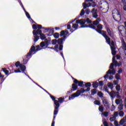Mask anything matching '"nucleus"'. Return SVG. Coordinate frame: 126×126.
Instances as JSON below:
<instances>
[{
    "mask_svg": "<svg viewBox=\"0 0 126 126\" xmlns=\"http://www.w3.org/2000/svg\"><path fill=\"white\" fill-rule=\"evenodd\" d=\"M115 59L116 58L115 57H113L112 63L110 64L109 67L110 69H109L107 72V74L115 75L116 70L114 68V64L115 65V66H121V65H122V63L120 62L118 63V62L116 61Z\"/></svg>",
    "mask_w": 126,
    "mask_h": 126,
    "instance_id": "1",
    "label": "nucleus"
},
{
    "mask_svg": "<svg viewBox=\"0 0 126 126\" xmlns=\"http://www.w3.org/2000/svg\"><path fill=\"white\" fill-rule=\"evenodd\" d=\"M85 91H90V88H88L87 90H84V89H81L78 90L75 93L71 94L69 96V100H73L75 97H78L80 94L84 93Z\"/></svg>",
    "mask_w": 126,
    "mask_h": 126,
    "instance_id": "2",
    "label": "nucleus"
},
{
    "mask_svg": "<svg viewBox=\"0 0 126 126\" xmlns=\"http://www.w3.org/2000/svg\"><path fill=\"white\" fill-rule=\"evenodd\" d=\"M50 97L53 101H54V116H57L58 113H59V108H60V103L59 101L56 100V97L52 95H50Z\"/></svg>",
    "mask_w": 126,
    "mask_h": 126,
    "instance_id": "3",
    "label": "nucleus"
},
{
    "mask_svg": "<svg viewBox=\"0 0 126 126\" xmlns=\"http://www.w3.org/2000/svg\"><path fill=\"white\" fill-rule=\"evenodd\" d=\"M40 50H41V47L39 45L36 46V47H35L34 46H32L29 52L28 53L27 57H31V56H32V55H34L36 52L40 51Z\"/></svg>",
    "mask_w": 126,
    "mask_h": 126,
    "instance_id": "4",
    "label": "nucleus"
},
{
    "mask_svg": "<svg viewBox=\"0 0 126 126\" xmlns=\"http://www.w3.org/2000/svg\"><path fill=\"white\" fill-rule=\"evenodd\" d=\"M113 17L115 21H120L122 20V17L120 14V12L117 9H114L112 12Z\"/></svg>",
    "mask_w": 126,
    "mask_h": 126,
    "instance_id": "5",
    "label": "nucleus"
},
{
    "mask_svg": "<svg viewBox=\"0 0 126 126\" xmlns=\"http://www.w3.org/2000/svg\"><path fill=\"white\" fill-rule=\"evenodd\" d=\"M101 21V19L100 18H97L96 20L93 22V25H91L89 26H83L81 27L85 28V27H90V28H92L93 29H95L96 28L94 25H98L99 24V22Z\"/></svg>",
    "mask_w": 126,
    "mask_h": 126,
    "instance_id": "6",
    "label": "nucleus"
},
{
    "mask_svg": "<svg viewBox=\"0 0 126 126\" xmlns=\"http://www.w3.org/2000/svg\"><path fill=\"white\" fill-rule=\"evenodd\" d=\"M110 96L111 97V98H112V99H114V98H115V97H117V98H121V96L120 95V93H119V92H115L113 91H112L110 92Z\"/></svg>",
    "mask_w": 126,
    "mask_h": 126,
    "instance_id": "7",
    "label": "nucleus"
},
{
    "mask_svg": "<svg viewBox=\"0 0 126 126\" xmlns=\"http://www.w3.org/2000/svg\"><path fill=\"white\" fill-rule=\"evenodd\" d=\"M102 103L106 110L110 109V104H109V102H108L106 99H103L102 100Z\"/></svg>",
    "mask_w": 126,
    "mask_h": 126,
    "instance_id": "8",
    "label": "nucleus"
},
{
    "mask_svg": "<svg viewBox=\"0 0 126 126\" xmlns=\"http://www.w3.org/2000/svg\"><path fill=\"white\" fill-rule=\"evenodd\" d=\"M48 46L49 42L48 41L42 42L41 43H40V47H41V48H43V49L48 48Z\"/></svg>",
    "mask_w": 126,
    "mask_h": 126,
    "instance_id": "9",
    "label": "nucleus"
},
{
    "mask_svg": "<svg viewBox=\"0 0 126 126\" xmlns=\"http://www.w3.org/2000/svg\"><path fill=\"white\" fill-rule=\"evenodd\" d=\"M121 40V43L122 44V49H123L124 52L126 53V42L125 41V39L122 38Z\"/></svg>",
    "mask_w": 126,
    "mask_h": 126,
    "instance_id": "10",
    "label": "nucleus"
},
{
    "mask_svg": "<svg viewBox=\"0 0 126 126\" xmlns=\"http://www.w3.org/2000/svg\"><path fill=\"white\" fill-rule=\"evenodd\" d=\"M92 13L93 14V16L94 18H97L98 17V15L97 14V9L93 8L91 11Z\"/></svg>",
    "mask_w": 126,
    "mask_h": 126,
    "instance_id": "11",
    "label": "nucleus"
},
{
    "mask_svg": "<svg viewBox=\"0 0 126 126\" xmlns=\"http://www.w3.org/2000/svg\"><path fill=\"white\" fill-rule=\"evenodd\" d=\"M96 31L97 32H98V33L102 35V36H103L104 38H106L108 36L107 35V32L104 31L96 30Z\"/></svg>",
    "mask_w": 126,
    "mask_h": 126,
    "instance_id": "12",
    "label": "nucleus"
},
{
    "mask_svg": "<svg viewBox=\"0 0 126 126\" xmlns=\"http://www.w3.org/2000/svg\"><path fill=\"white\" fill-rule=\"evenodd\" d=\"M65 39H66V36L64 35L63 36V37L61 38H59L58 40H57V42L59 45H62L63 44V41H64V40H65Z\"/></svg>",
    "mask_w": 126,
    "mask_h": 126,
    "instance_id": "13",
    "label": "nucleus"
},
{
    "mask_svg": "<svg viewBox=\"0 0 126 126\" xmlns=\"http://www.w3.org/2000/svg\"><path fill=\"white\" fill-rule=\"evenodd\" d=\"M85 22H86V21L84 19L78 20L76 21L77 24H80L81 25H84V24H85Z\"/></svg>",
    "mask_w": 126,
    "mask_h": 126,
    "instance_id": "14",
    "label": "nucleus"
},
{
    "mask_svg": "<svg viewBox=\"0 0 126 126\" xmlns=\"http://www.w3.org/2000/svg\"><path fill=\"white\" fill-rule=\"evenodd\" d=\"M106 31L107 32L108 35L109 36H110V37H112V35H113V34H114V32H113V29H110L109 28H107Z\"/></svg>",
    "mask_w": 126,
    "mask_h": 126,
    "instance_id": "15",
    "label": "nucleus"
},
{
    "mask_svg": "<svg viewBox=\"0 0 126 126\" xmlns=\"http://www.w3.org/2000/svg\"><path fill=\"white\" fill-rule=\"evenodd\" d=\"M32 34L34 35H40L41 34H42V31H41L40 30H37L36 31L34 30L32 32Z\"/></svg>",
    "mask_w": 126,
    "mask_h": 126,
    "instance_id": "16",
    "label": "nucleus"
},
{
    "mask_svg": "<svg viewBox=\"0 0 126 126\" xmlns=\"http://www.w3.org/2000/svg\"><path fill=\"white\" fill-rule=\"evenodd\" d=\"M63 35H65V36H68L69 34H68V31L67 30H64L62 31L61 32L60 36H63Z\"/></svg>",
    "mask_w": 126,
    "mask_h": 126,
    "instance_id": "17",
    "label": "nucleus"
},
{
    "mask_svg": "<svg viewBox=\"0 0 126 126\" xmlns=\"http://www.w3.org/2000/svg\"><path fill=\"white\" fill-rule=\"evenodd\" d=\"M74 83H75L76 84H78V86H82L83 85V82L82 81H78L77 80L75 79L74 81Z\"/></svg>",
    "mask_w": 126,
    "mask_h": 126,
    "instance_id": "18",
    "label": "nucleus"
},
{
    "mask_svg": "<svg viewBox=\"0 0 126 126\" xmlns=\"http://www.w3.org/2000/svg\"><path fill=\"white\" fill-rule=\"evenodd\" d=\"M115 103L117 105H121L123 104V100L121 99H117L115 100Z\"/></svg>",
    "mask_w": 126,
    "mask_h": 126,
    "instance_id": "19",
    "label": "nucleus"
},
{
    "mask_svg": "<svg viewBox=\"0 0 126 126\" xmlns=\"http://www.w3.org/2000/svg\"><path fill=\"white\" fill-rule=\"evenodd\" d=\"M125 123H126V116L121 120L120 125H123Z\"/></svg>",
    "mask_w": 126,
    "mask_h": 126,
    "instance_id": "20",
    "label": "nucleus"
},
{
    "mask_svg": "<svg viewBox=\"0 0 126 126\" xmlns=\"http://www.w3.org/2000/svg\"><path fill=\"white\" fill-rule=\"evenodd\" d=\"M125 26H123V25H121L119 26L118 27V30L119 31V32H122V31H124V30H125Z\"/></svg>",
    "mask_w": 126,
    "mask_h": 126,
    "instance_id": "21",
    "label": "nucleus"
},
{
    "mask_svg": "<svg viewBox=\"0 0 126 126\" xmlns=\"http://www.w3.org/2000/svg\"><path fill=\"white\" fill-rule=\"evenodd\" d=\"M83 8L84 9H86V8H87V7H89L90 6H91V3H88V4L85 3H83Z\"/></svg>",
    "mask_w": 126,
    "mask_h": 126,
    "instance_id": "22",
    "label": "nucleus"
},
{
    "mask_svg": "<svg viewBox=\"0 0 126 126\" xmlns=\"http://www.w3.org/2000/svg\"><path fill=\"white\" fill-rule=\"evenodd\" d=\"M106 41V43H107V44H108V45H110V43L111 42V38H110V37H109V36L107 35L106 37H104Z\"/></svg>",
    "mask_w": 126,
    "mask_h": 126,
    "instance_id": "23",
    "label": "nucleus"
},
{
    "mask_svg": "<svg viewBox=\"0 0 126 126\" xmlns=\"http://www.w3.org/2000/svg\"><path fill=\"white\" fill-rule=\"evenodd\" d=\"M2 70H3V72L6 74V75H9V71L6 69L5 68H2Z\"/></svg>",
    "mask_w": 126,
    "mask_h": 126,
    "instance_id": "24",
    "label": "nucleus"
},
{
    "mask_svg": "<svg viewBox=\"0 0 126 126\" xmlns=\"http://www.w3.org/2000/svg\"><path fill=\"white\" fill-rule=\"evenodd\" d=\"M101 116H103L104 117H105V118H107V117L109 116V112H108L107 111L102 112L101 113Z\"/></svg>",
    "mask_w": 126,
    "mask_h": 126,
    "instance_id": "25",
    "label": "nucleus"
},
{
    "mask_svg": "<svg viewBox=\"0 0 126 126\" xmlns=\"http://www.w3.org/2000/svg\"><path fill=\"white\" fill-rule=\"evenodd\" d=\"M20 69L23 72H24L25 71V70L26 69V67H25V65H22L20 66Z\"/></svg>",
    "mask_w": 126,
    "mask_h": 126,
    "instance_id": "26",
    "label": "nucleus"
},
{
    "mask_svg": "<svg viewBox=\"0 0 126 126\" xmlns=\"http://www.w3.org/2000/svg\"><path fill=\"white\" fill-rule=\"evenodd\" d=\"M72 88L73 89V91H75V90L78 88L77 85H76V84H73L72 85Z\"/></svg>",
    "mask_w": 126,
    "mask_h": 126,
    "instance_id": "27",
    "label": "nucleus"
},
{
    "mask_svg": "<svg viewBox=\"0 0 126 126\" xmlns=\"http://www.w3.org/2000/svg\"><path fill=\"white\" fill-rule=\"evenodd\" d=\"M112 51V54L113 56H115L117 54V52H116V48H111Z\"/></svg>",
    "mask_w": 126,
    "mask_h": 126,
    "instance_id": "28",
    "label": "nucleus"
},
{
    "mask_svg": "<svg viewBox=\"0 0 126 126\" xmlns=\"http://www.w3.org/2000/svg\"><path fill=\"white\" fill-rule=\"evenodd\" d=\"M109 46H110L111 49H112L113 48H116L115 47V43L113 41H111V43L110 42Z\"/></svg>",
    "mask_w": 126,
    "mask_h": 126,
    "instance_id": "29",
    "label": "nucleus"
},
{
    "mask_svg": "<svg viewBox=\"0 0 126 126\" xmlns=\"http://www.w3.org/2000/svg\"><path fill=\"white\" fill-rule=\"evenodd\" d=\"M108 86L109 88L111 89V90H113V88H114V84H112L111 83H109L108 84Z\"/></svg>",
    "mask_w": 126,
    "mask_h": 126,
    "instance_id": "30",
    "label": "nucleus"
},
{
    "mask_svg": "<svg viewBox=\"0 0 126 126\" xmlns=\"http://www.w3.org/2000/svg\"><path fill=\"white\" fill-rule=\"evenodd\" d=\"M119 115L120 117H124V116L125 115V113L124 112V111L120 110L119 112Z\"/></svg>",
    "mask_w": 126,
    "mask_h": 126,
    "instance_id": "31",
    "label": "nucleus"
},
{
    "mask_svg": "<svg viewBox=\"0 0 126 126\" xmlns=\"http://www.w3.org/2000/svg\"><path fill=\"white\" fill-rule=\"evenodd\" d=\"M104 91H105V92H107V93H108V94L110 95V94H111V93H110V92H109V91L108 90V87L107 86H104V88H103Z\"/></svg>",
    "mask_w": 126,
    "mask_h": 126,
    "instance_id": "32",
    "label": "nucleus"
},
{
    "mask_svg": "<svg viewBox=\"0 0 126 126\" xmlns=\"http://www.w3.org/2000/svg\"><path fill=\"white\" fill-rule=\"evenodd\" d=\"M97 30H102L103 29V26L101 24H98L97 26Z\"/></svg>",
    "mask_w": 126,
    "mask_h": 126,
    "instance_id": "33",
    "label": "nucleus"
},
{
    "mask_svg": "<svg viewBox=\"0 0 126 126\" xmlns=\"http://www.w3.org/2000/svg\"><path fill=\"white\" fill-rule=\"evenodd\" d=\"M40 39H41V40H45V39H46V36H45V34H44L43 33H41L40 34Z\"/></svg>",
    "mask_w": 126,
    "mask_h": 126,
    "instance_id": "34",
    "label": "nucleus"
},
{
    "mask_svg": "<svg viewBox=\"0 0 126 126\" xmlns=\"http://www.w3.org/2000/svg\"><path fill=\"white\" fill-rule=\"evenodd\" d=\"M98 86H99V84L97 82H94L93 84V86L94 88H97V87H98Z\"/></svg>",
    "mask_w": 126,
    "mask_h": 126,
    "instance_id": "35",
    "label": "nucleus"
},
{
    "mask_svg": "<svg viewBox=\"0 0 126 126\" xmlns=\"http://www.w3.org/2000/svg\"><path fill=\"white\" fill-rule=\"evenodd\" d=\"M26 15L27 17H28L29 19H30V20H32V21H33V20H32V19L31 18V17L30 16L29 12H26Z\"/></svg>",
    "mask_w": 126,
    "mask_h": 126,
    "instance_id": "36",
    "label": "nucleus"
},
{
    "mask_svg": "<svg viewBox=\"0 0 126 126\" xmlns=\"http://www.w3.org/2000/svg\"><path fill=\"white\" fill-rule=\"evenodd\" d=\"M98 110L99 111V112H101V113H103V111H104V107H103V106H100L98 107Z\"/></svg>",
    "mask_w": 126,
    "mask_h": 126,
    "instance_id": "37",
    "label": "nucleus"
},
{
    "mask_svg": "<svg viewBox=\"0 0 126 126\" xmlns=\"http://www.w3.org/2000/svg\"><path fill=\"white\" fill-rule=\"evenodd\" d=\"M94 105H97L98 106H100L101 102L99 100H95L94 102Z\"/></svg>",
    "mask_w": 126,
    "mask_h": 126,
    "instance_id": "38",
    "label": "nucleus"
},
{
    "mask_svg": "<svg viewBox=\"0 0 126 126\" xmlns=\"http://www.w3.org/2000/svg\"><path fill=\"white\" fill-rule=\"evenodd\" d=\"M58 102L59 103H63L64 101V98L62 97H60L58 98Z\"/></svg>",
    "mask_w": 126,
    "mask_h": 126,
    "instance_id": "39",
    "label": "nucleus"
},
{
    "mask_svg": "<svg viewBox=\"0 0 126 126\" xmlns=\"http://www.w3.org/2000/svg\"><path fill=\"white\" fill-rule=\"evenodd\" d=\"M118 109L120 111H122V110L124 109V105L123 104H120L118 106Z\"/></svg>",
    "mask_w": 126,
    "mask_h": 126,
    "instance_id": "40",
    "label": "nucleus"
},
{
    "mask_svg": "<svg viewBox=\"0 0 126 126\" xmlns=\"http://www.w3.org/2000/svg\"><path fill=\"white\" fill-rule=\"evenodd\" d=\"M92 95H95L97 93V91L96 89H93L91 91Z\"/></svg>",
    "mask_w": 126,
    "mask_h": 126,
    "instance_id": "41",
    "label": "nucleus"
},
{
    "mask_svg": "<svg viewBox=\"0 0 126 126\" xmlns=\"http://www.w3.org/2000/svg\"><path fill=\"white\" fill-rule=\"evenodd\" d=\"M53 36L54 38H55L56 39H58V38L60 37V34L58 33H55L53 34Z\"/></svg>",
    "mask_w": 126,
    "mask_h": 126,
    "instance_id": "42",
    "label": "nucleus"
},
{
    "mask_svg": "<svg viewBox=\"0 0 126 126\" xmlns=\"http://www.w3.org/2000/svg\"><path fill=\"white\" fill-rule=\"evenodd\" d=\"M72 27V28H74V29H77V28H78V25L77 24H73Z\"/></svg>",
    "mask_w": 126,
    "mask_h": 126,
    "instance_id": "43",
    "label": "nucleus"
},
{
    "mask_svg": "<svg viewBox=\"0 0 126 126\" xmlns=\"http://www.w3.org/2000/svg\"><path fill=\"white\" fill-rule=\"evenodd\" d=\"M115 78H116V79L119 80L121 79V76H120V75L119 74H116L115 75Z\"/></svg>",
    "mask_w": 126,
    "mask_h": 126,
    "instance_id": "44",
    "label": "nucleus"
},
{
    "mask_svg": "<svg viewBox=\"0 0 126 126\" xmlns=\"http://www.w3.org/2000/svg\"><path fill=\"white\" fill-rule=\"evenodd\" d=\"M84 13H85V11H84V9H82L80 13V15L81 16H83V15H84Z\"/></svg>",
    "mask_w": 126,
    "mask_h": 126,
    "instance_id": "45",
    "label": "nucleus"
},
{
    "mask_svg": "<svg viewBox=\"0 0 126 126\" xmlns=\"http://www.w3.org/2000/svg\"><path fill=\"white\" fill-rule=\"evenodd\" d=\"M34 42H37V41H38V39H39V36L34 35Z\"/></svg>",
    "mask_w": 126,
    "mask_h": 126,
    "instance_id": "46",
    "label": "nucleus"
},
{
    "mask_svg": "<svg viewBox=\"0 0 126 126\" xmlns=\"http://www.w3.org/2000/svg\"><path fill=\"white\" fill-rule=\"evenodd\" d=\"M97 95L98 96H99V97H103L104 94H103V93H102V92H98L97 93Z\"/></svg>",
    "mask_w": 126,
    "mask_h": 126,
    "instance_id": "47",
    "label": "nucleus"
},
{
    "mask_svg": "<svg viewBox=\"0 0 126 126\" xmlns=\"http://www.w3.org/2000/svg\"><path fill=\"white\" fill-rule=\"evenodd\" d=\"M116 89L117 91H120V90H121V86L119 85H117L116 87Z\"/></svg>",
    "mask_w": 126,
    "mask_h": 126,
    "instance_id": "48",
    "label": "nucleus"
},
{
    "mask_svg": "<svg viewBox=\"0 0 126 126\" xmlns=\"http://www.w3.org/2000/svg\"><path fill=\"white\" fill-rule=\"evenodd\" d=\"M20 65H22L21 64H20V62H17L15 63V66H16V67H18V66H20Z\"/></svg>",
    "mask_w": 126,
    "mask_h": 126,
    "instance_id": "49",
    "label": "nucleus"
},
{
    "mask_svg": "<svg viewBox=\"0 0 126 126\" xmlns=\"http://www.w3.org/2000/svg\"><path fill=\"white\" fill-rule=\"evenodd\" d=\"M118 116H119V112H115L114 114H113V117H114L116 118L117 117H118Z\"/></svg>",
    "mask_w": 126,
    "mask_h": 126,
    "instance_id": "50",
    "label": "nucleus"
},
{
    "mask_svg": "<svg viewBox=\"0 0 126 126\" xmlns=\"http://www.w3.org/2000/svg\"><path fill=\"white\" fill-rule=\"evenodd\" d=\"M52 45H56L57 44V39H53L52 41Z\"/></svg>",
    "mask_w": 126,
    "mask_h": 126,
    "instance_id": "51",
    "label": "nucleus"
},
{
    "mask_svg": "<svg viewBox=\"0 0 126 126\" xmlns=\"http://www.w3.org/2000/svg\"><path fill=\"white\" fill-rule=\"evenodd\" d=\"M115 120H116V118L114 117V116H113V117H111L110 118V122H114V121H115Z\"/></svg>",
    "mask_w": 126,
    "mask_h": 126,
    "instance_id": "52",
    "label": "nucleus"
},
{
    "mask_svg": "<svg viewBox=\"0 0 126 126\" xmlns=\"http://www.w3.org/2000/svg\"><path fill=\"white\" fill-rule=\"evenodd\" d=\"M37 29L40 30V29H42V25H36Z\"/></svg>",
    "mask_w": 126,
    "mask_h": 126,
    "instance_id": "53",
    "label": "nucleus"
},
{
    "mask_svg": "<svg viewBox=\"0 0 126 126\" xmlns=\"http://www.w3.org/2000/svg\"><path fill=\"white\" fill-rule=\"evenodd\" d=\"M85 21H86V22L89 24L91 23V22H92V21H91V20L89 19V18L86 19Z\"/></svg>",
    "mask_w": 126,
    "mask_h": 126,
    "instance_id": "54",
    "label": "nucleus"
},
{
    "mask_svg": "<svg viewBox=\"0 0 126 126\" xmlns=\"http://www.w3.org/2000/svg\"><path fill=\"white\" fill-rule=\"evenodd\" d=\"M86 87H90L91 86V83H87L85 84Z\"/></svg>",
    "mask_w": 126,
    "mask_h": 126,
    "instance_id": "55",
    "label": "nucleus"
},
{
    "mask_svg": "<svg viewBox=\"0 0 126 126\" xmlns=\"http://www.w3.org/2000/svg\"><path fill=\"white\" fill-rule=\"evenodd\" d=\"M85 13H86V14L89 15V13H90V10H89V9H87L85 10Z\"/></svg>",
    "mask_w": 126,
    "mask_h": 126,
    "instance_id": "56",
    "label": "nucleus"
},
{
    "mask_svg": "<svg viewBox=\"0 0 126 126\" xmlns=\"http://www.w3.org/2000/svg\"><path fill=\"white\" fill-rule=\"evenodd\" d=\"M91 4V6H92L93 7H95V6H96V4H95V2H93L92 3H90Z\"/></svg>",
    "mask_w": 126,
    "mask_h": 126,
    "instance_id": "57",
    "label": "nucleus"
},
{
    "mask_svg": "<svg viewBox=\"0 0 126 126\" xmlns=\"http://www.w3.org/2000/svg\"><path fill=\"white\" fill-rule=\"evenodd\" d=\"M118 72V73H122V72H123V69H122L121 68H119Z\"/></svg>",
    "mask_w": 126,
    "mask_h": 126,
    "instance_id": "58",
    "label": "nucleus"
},
{
    "mask_svg": "<svg viewBox=\"0 0 126 126\" xmlns=\"http://www.w3.org/2000/svg\"><path fill=\"white\" fill-rule=\"evenodd\" d=\"M14 72L18 73L19 72H21V71H20V69H18V70H15Z\"/></svg>",
    "mask_w": 126,
    "mask_h": 126,
    "instance_id": "59",
    "label": "nucleus"
},
{
    "mask_svg": "<svg viewBox=\"0 0 126 126\" xmlns=\"http://www.w3.org/2000/svg\"><path fill=\"white\" fill-rule=\"evenodd\" d=\"M32 28H33V29H34L35 30H36L37 29V25H33Z\"/></svg>",
    "mask_w": 126,
    "mask_h": 126,
    "instance_id": "60",
    "label": "nucleus"
},
{
    "mask_svg": "<svg viewBox=\"0 0 126 126\" xmlns=\"http://www.w3.org/2000/svg\"><path fill=\"white\" fill-rule=\"evenodd\" d=\"M63 48V45H62V44H61V45H60V47H59V50H60V51H62Z\"/></svg>",
    "mask_w": 126,
    "mask_h": 126,
    "instance_id": "61",
    "label": "nucleus"
},
{
    "mask_svg": "<svg viewBox=\"0 0 126 126\" xmlns=\"http://www.w3.org/2000/svg\"><path fill=\"white\" fill-rule=\"evenodd\" d=\"M111 108H112V109H111V112H113V111H114V110L116 109V107L114 105H112Z\"/></svg>",
    "mask_w": 126,
    "mask_h": 126,
    "instance_id": "62",
    "label": "nucleus"
},
{
    "mask_svg": "<svg viewBox=\"0 0 126 126\" xmlns=\"http://www.w3.org/2000/svg\"><path fill=\"white\" fill-rule=\"evenodd\" d=\"M114 125L115 126H120V125H119V123H118V122H114Z\"/></svg>",
    "mask_w": 126,
    "mask_h": 126,
    "instance_id": "63",
    "label": "nucleus"
},
{
    "mask_svg": "<svg viewBox=\"0 0 126 126\" xmlns=\"http://www.w3.org/2000/svg\"><path fill=\"white\" fill-rule=\"evenodd\" d=\"M103 125H104V126H109L108 125V123H107V122H103Z\"/></svg>",
    "mask_w": 126,
    "mask_h": 126,
    "instance_id": "64",
    "label": "nucleus"
}]
</instances>
